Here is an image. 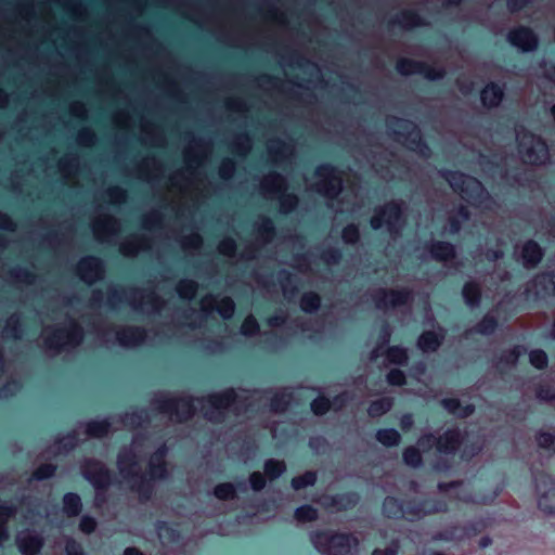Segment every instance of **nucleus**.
<instances>
[{"label":"nucleus","instance_id":"39448f33","mask_svg":"<svg viewBox=\"0 0 555 555\" xmlns=\"http://www.w3.org/2000/svg\"><path fill=\"white\" fill-rule=\"evenodd\" d=\"M42 335L47 347L55 350L75 347L80 344L82 339L81 330L73 322L69 323L67 328L59 330L55 333H52L49 328H44Z\"/></svg>","mask_w":555,"mask_h":555},{"label":"nucleus","instance_id":"c85d7f7f","mask_svg":"<svg viewBox=\"0 0 555 555\" xmlns=\"http://www.w3.org/2000/svg\"><path fill=\"white\" fill-rule=\"evenodd\" d=\"M469 219V212L464 206H460L459 209L454 212H451L448 220V232L456 233L461 229V224L466 222Z\"/></svg>","mask_w":555,"mask_h":555},{"label":"nucleus","instance_id":"cd10ccee","mask_svg":"<svg viewBox=\"0 0 555 555\" xmlns=\"http://www.w3.org/2000/svg\"><path fill=\"white\" fill-rule=\"evenodd\" d=\"M268 150L274 162L289 157L293 154V146L279 140L271 141Z\"/></svg>","mask_w":555,"mask_h":555},{"label":"nucleus","instance_id":"a878e982","mask_svg":"<svg viewBox=\"0 0 555 555\" xmlns=\"http://www.w3.org/2000/svg\"><path fill=\"white\" fill-rule=\"evenodd\" d=\"M165 448L158 449L150 460V476L152 479H162L166 476Z\"/></svg>","mask_w":555,"mask_h":555},{"label":"nucleus","instance_id":"423d86ee","mask_svg":"<svg viewBox=\"0 0 555 555\" xmlns=\"http://www.w3.org/2000/svg\"><path fill=\"white\" fill-rule=\"evenodd\" d=\"M315 181L311 183V188L318 193L332 198L341 190V178L336 173L335 169L330 166H321L314 172Z\"/></svg>","mask_w":555,"mask_h":555},{"label":"nucleus","instance_id":"9b49d317","mask_svg":"<svg viewBox=\"0 0 555 555\" xmlns=\"http://www.w3.org/2000/svg\"><path fill=\"white\" fill-rule=\"evenodd\" d=\"M234 401L233 390H227L222 393L209 396L203 403L202 410L210 421H219L221 411L228 408Z\"/></svg>","mask_w":555,"mask_h":555},{"label":"nucleus","instance_id":"603ef678","mask_svg":"<svg viewBox=\"0 0 555 555\" xmlns=\"http://www.w3.org/2000/svg\"><path fill=\"white\" fill-rule=\"evenodd\" d=\"M289 403V395L285 391L276 393L272 399L271 408L275 411H283Z\"/></svg>","mask_w":555,"mask_h":555},{"label":"nucleus","instance_id":"dca6fc26","mask_svg":"<svg viewBox=\"0 0 555 555\" xmlns=\"http://www.w3.org/2000/svg\"><path fill=\"white\" fill-rule=\"evenodd\" d=\"M78 274L86 283L92 284L103 275L101 261L93 257L81 259L78 264Z\"/></svg>","mask_w":555,"mask_h":555},{"label":"nucleus","instance_id":"ea45409f","mask_svg":"<svg viewBox=\"0 0 555 555\" xmlns=\"http://www.w3.org/2000/svg\"><path fill=\"white\" fill-rule=\"evenodd\" d=\"M295 517L299 521H313L318 518V511L312 506L305 505L296 509Z\"/></svg>","mask_w":555,"mask_h":555},{"label":"nucleus","instance_id":"f03ea898","mask_svg":"<svg viewBox=\"0 0 555 555\" xmlns=\"http://www.w3.org/2000/svg\"><path fill=\"white\" fill-rule=\"evenodd\" d=\"M310 541L318 552L325 555H354L359 545L354 535L333 530L312 532Z\"/></svg>","mask_w":555,"mask_h":555},{"label":"nucleus","instance_id":"37998d69","mask_svg":"<svg viewBox=\"0 0 555 555\" xmlns=\"http://www.w3.org/2000/svg\"><path fill=\"white\" fill-rule=\"evenodd\" d=\"M197 285L193 281L184 280L181 281L177 287V291L182 298H192L196 293Z\"/></svg>","mask_w":555,"mask_h":555},{"label":"nucleus","instance_id":"7ed1b4c3","mask_svg":"<svg viewBox=\"0 0 555 555\" xmlns=\"http://www.w3.org/2000/svg\"><path fill=\"white\" fill-rule=\"evenodd\" d=\"M387 128L398 142L417 152L421 156L429 155V149L421 142L420 131L413 122L392 117L388 119Z\"/></svg>","mask_w":555,"mask_h":555},{"label":"nucleus","instance_id":"ddd939ff","mask_svg":"<svg viewBox=\"0 0 555 555\" xmlns=\"http://www.w3.org/2000/svg\"><path fill=\"white\" fill-rule=\"evenodd\" d=\"M16 545L23 555H36L43 545V539L34 531L23 530L16 535Z\"/></svg>","mask_w":555,"mask_h":555},{"label":"nucleus","instance_id":"c03bdc74","mask_svg":"<svg viewBox=\"0 0 555 555\" xmlns=\"http://www.w3.org/2000/svg\"><path fill=\"white\" fill-rule=\"evenodd\" d=\"M387 359L391 363L403 364L408 360L406 351L399 347L389 348L387 351Z\"/></svg>","mask_w":555,"mask_h":555},{"label":"nucleus","instance_id":"8fccbe9b","mask_svg":"<svg viewBox=\"0 0 555 555\" xmlns=\"http://www.w3.org/2000/svg\"><path fill=\"white\" fill-rule=\"evenodd\" d=\"M496 327V321L492 317H485L483 320L478 324L477 332L483 335L493 333Z\"/></svg>","mask_w":555,"mask_h":555},{"label":"nucleus","instance_id":"6ab92c4d","mask_svg":"<svg viewBox=\"0 0 555 555\" xmlns=\"http://www.w3.org/2000/svg\"><path fill=\"white\" fill-rule=\"evenodd\" d=\"M511 43L518 47L521 51L534 50L538 46V39L528 28H518L508 36Z\"/></svg>","mask_w":555,"mask_h":555},{"label":"nucleus","instance_id":"6e6552de","mask_svg":"<svg viewBox=\"0 0 555 555\" xmlns=\"http://www.w3.org/2000/svg\"><path fill=\"white\" fill-rule=\"evenodd\" d=\"M134 443L131 446L129 450H124L118 456V467L120 475L128 479L130 482V487L132 489H137L141 492V488L145 485V480L142 476H138V463H137V454L133 451Z\"/></svg>","mask_w":555,"mask_h":555},{"label":"nucleus","instance_id":"393cba45","mask_svg":"<svg viewBox=\"0 0 555 555\" xmlns=\"http://www.w3.org/2000/svg\"><path fill=\"white\" fill-rule=\"evenodd\" d=\"M461 442V434L456 430H448L437 441V449L442 453H451L457 449Z\"/></svg>","mask_w":555,"mask_h":555},{"label":"nucleus","instance_id":"f704fd0d","mask_svg":"<svg viewBox=\"0 0 555 555\" xmlns=\"http://www.w3.org/2000/svg\"><path fill=\"white\" fill-rule=\"evenodd\" d=\"M109 423L106 421L91 422L87 426V433L92 437H103L109 433Z\"/></svg>","mask_w":555,"mask_h":555},{"label":"nucleus","instance_id":"9d476101","mask_svg":"<svg viewBox=\"0 0 555 555\" xmlns=\"http://www.w3.org/2000/svg\"><path fill=\"white\" fill-rule=\"evenodd\" d=\"M263 192L272 197H278L281 203V210L288 212L297 204V197L292 194H284V179L279 175L266 177L261 183Z\"/></svg>","mask_w":555,"mask_h":555},{"label":"nucleus","instance_id":"4d7b16f0","mask_svg":"<svg viewBox=\"0 0 555 555\" xmlns=\"http://www.w3.org/2000/svg\"><path fill=\"white\" fill-rule=\"evenodd\" d=\"M55 467L51 464L40 466L35 473L34 477L38 480L49 478L54 474Z\"/></svg>","mask_w":555,"mask_h":555},{"label":"nucleus","instance_id":"79ce46f5","mask_svg":"<svg viewBox=\"0 0 555 555\" xmlns=\"http://www.w3.org/2000/svg\"><path fill=\"white\" fill-rule=\"evenodd\" d=\"M300 306L307 312L314 311L320 306V298L317 294H305L301 298Z\"/></svg>","mask_w":555,"mask_h":555},{"label":"nucleus","instance_id":"de8ad7c7","mask_svg":"<svg viewBox=\"0 0 555 555\" xmlns=\"http://www.w3.org/2000/svg\"><path fill=\"white\" fill-rule=\"evenodd\" d=\"M530 363L537 369H544L547 365V356L543 350H533L529 354Z\"/></svg>","mask_w":555,"mask_h":555},{"label":"nucleus","instance_id":"13d9d810","mask_svg":"<svg viewBox=\"0 0 555 555\" xmlns=\"http://www.w3.org/2000/svg\"><path fill=\"white\" fill-rule=\"evenodd\" d=\"M234 172V163L231 159H225L222 162L219 168V175L223 179L230 178Z\"/></svg>","mask_w":555,"mask_h":555},{"label":"nucleus","instance_id":"f257e3e1","mask_svg":"<svg viewBox=\"0 0 555 555\" xmlns=\"http://www.w3.org/2000/svg\"><path fill=\"white\" fill-rule=\"evenodd\" d=\"M443 178L454 192L481 214L496 210V202L477 179L460 172H446Z\"/></svg>","mask_w":555,"mask_h":555},{"label":"nucleus","instance_id":"2f4dec72","mask_svg":"<svg viewBox=\"0 0 555 555\" xmlns=\"http://www.w3.org/2000/svg\"><path fill=\"white\" fill-rule=\"evenodd\" d=\"M14 514L11 506L0 503V545L9 539V532L5 528V522Z\"/></svg>","mask_w":555,"mask_h":555},{"label":"nucleus","instance_id":"20e7f679","mask_svg":"<svg viewBox=\"0 0 555 555\" xmlns=\"http://www.w3.org/2000/svg\"><path fill=\"white\" fill-rule=\"evenodd\" d=\"M517 140L518 153L524 163L538 166L548 162V147L540 137L522 130L517 133Z\"/></svg>","mask_w":555,"mask_h":555},{"label":"nucleus","instance_id":"6e6d98bb","mask_svg":"<svg viewBox=\"0 0 555 555\" xmlns=\"http://www.w3.org/2000/svg\"><path fill=\"white\" fill-rule=\"evenodd\" d=\"M359 238L358 228L354 225H348L343 231V240L346 243H354Z\"/></svg>","mask_w":555,"mask_h":555},{"label":"nucleus","instance_id":"f3484780","mask_svg":"<svg viewBox=\"0 0 555 555\" xmlns=\"http://www.w3.org/2000/svg\"><path fill=\"white\" fill-rule=\"evenodd\" d=\"M202 310L206 313H209L214 310H217L218 313L224 318H231L234 312V302L231 298L225 297L220 300H217L214 297H205L201 301Z\"/></svg>","mask_w":555,"mask_h":555},{"label":"nucleus","instance_id":"bf43d9fd","mask_svg":"<svg viewBox=\"0 0 555 555\" xmlns=\"http://www.w3.org/2000/svg\"><path fill=\"white\" fill-rule=\"evenodd\" d=\"M387 380L391 385L400 386L404 383V374L400 370H391L387 375Z\"/></svg>","mask_w":555,"mask_h":555},{"label":"nucleus","instance_id":"58836bf2","mask_svg":"<svg viewBox=\"0 0 555 555\" xmlns=\"http://www.w3.org/2000/svg\"><path fill=\"white\" fill-rule=\"evenodd\" d=\"M479 295H480L479 287L476 284H474V283L465 284V286L463 288V296H464L467 305H469V306L476 305L479 300Z\"/></svg>","mask_w":555,"mask_h":555},{"label":"nucleus","instance_id":"69168bd1","mask_svg":"<svg viewBox=\"0 0 555 555\" xmlns=\"http://www.w3.org/2000/svg\"><path fill=\"white\" fill-rule=\"evenodd\" d=\"M235 250V243L233 240H223L219 244V251L223 255L231 256Z\"/></svg>","mask_w":555,"mask_h":555},{"label":"nucleus","instance_id":"338daca9","mask_svg":"<svg viewBox=\"0 0 555 555\" xmlns=\"http://www.w3.org/2000/svg\"><path fill=\"white\" fill-rule=\"evenodd\" d=\"M537 397L543 401H552L555 400V391L548 387H542L538 390Z\"/></svg>","mask_w":555,"mask_h":555},{"label":"nucleus","instance_id":"774afa93","mask_svg":"<svg viewBox=\"0 0 555 555\" xmlns=\"http://www.w3.org/2000/svg\"><path fill=\"white\" fill-rule=\"evenodd\" d=\"M398 545L392 544L386 548H377L373 552L372 555H397Z\"/></svg>","mask_w":555,"mask_h":555},{"label":"nucleus","instance_id":"c9c22d12","mask_svg":"<svg viewBox=\"0 0 555 555\" xmlns=\"http://www.w3.org/2000/svg\"><path fill=\"white\" fill-rule=\"evenodd\" d=\"M286 469L284 462L269 460L264 465V473L270 479H275L281 476Z\"/></svg>","mask_w":555,"mask_h":555},{"label":"nucleus","instance_id":"e433bc0d","mask_svg":"<svg viewBox=\"0 0 555 555\" xmlns=\"http://www.w3.org/2000/svg\"><path fill=\"white\" fill-rule=\"evenodd\" d=\"M391 404L392 402L388 398H383L377 401H374L369 408V414L374 417L380 416L390 410Z\"/></svg>","mask_w":555,"mask_h":555},{"label":"nucleus","instance_id":"49530a36","mask_svg":"<svg viewBox=\"0 0 555 555\" xmlns=\"http://www.w3.org/2000/svg\"><path fill=\"white\" fill-rule=\"evenodd\" d=\"M215 495L220 500H229L234 498L235 489L232 483H221L215 488Z\"/></svg>","mask_w":555,"mask_h":555},{"label":"nucleus","instance_id":"4c0bfd02","mask_svg":"<svg viewBox=\"0 0 555 555\" xmlns=\"http://www.w3.org/2000/svg\"><path fill=\"white\" fill-rule=\"evenodd\" d=\"M537 443L540 448L551 451L555 454V435L546 431H540L537 435Z\"/></svg>","mask_w":555,"mask_h":555},{"label":"nucleus","instance_id":"72a5a7b5","mask_svg":"<svg viewBox=\"0 0 555 555\" xmlns=\"http://www.w3.org/2000/svg\"><path fill=\"white\" fill-rule=\"evenodd\" d=\"M377 440L384 446L391 447L400 442V435L395 429H383L376 434Z\"/></svg>","mask_w":555,"mask_h":555},{"label":"nucleus","instance_id":"4be33fe9","mask_svg":"<svg viewBox=\"0 0 555 555\" xmlns=\"http://www.w3.org/2000/svg\"><path fill=\"white\" fill-rule=\"evenodd\" d=\"M118 344L122 347H135L139 346L145 335L140 328L127 327L115 333Z\"/></svg>","mask_w":555,"mask_h":555},{"label":"nucleus","instance_id":"5fc2aeb1","mask_svg":"<svg viewBox=\"0 0 555 555\" xmlns=\"http://www.w3.org/2000/svg\"><path fill=\"white\" fill-rule=\"evenodd\" d=\"M258 331V324L253 317H248L245 319L242 324L241 332L244 335H253Z\"/></svg>","mask_w":555,"mask_h":555},{"label":"nucleus","instance_id":"0e129e2a","mask_svg":"<svg viewBox=\"0 0 555 555\" xmlns=\"http://www.w3.org/2000/svg\"><path fill=\"white\" fill-rule=\"evenodd\" d=\"M66 555H85L81 546L73 540H68L65 545Z\"/></svg>","mask_w":555,"mask_h":555},{"label":"nucleus","instance_id":"412c9836","mask_svg":"<svg viewBox=\"0 0 555 555\" xmlns=\"http://www.w3.org/2000/svg\"><path fill=\"white\" fill-rule=\"evenodd\" d=\"M131 305L143 312L157 311L160 308L158 298L154 293L134 292L132 294Z\"/></svg>","mask_w":555,"mask_h":555},{"label":"nucleus","instance_id":"f8f14e48","mask_svg":"<svg viewBox=\"0 0 555 555\" xmlns=\"http://www.w3.org/2000/svg\"><path fill=\"white\" fill-rule=\"evenodd\" d=\"M538 491L539 508L547 515L555 514V482L546 477L542 478L538 483Z\"/></svg>","mask_w":555,"mask_h":555},{"label":"nucleus","instance_id":"3c124183","mask_svg":"<svg viewBox=\"0 0 555 555\" xmlns=\"http://www.w3.org/2000/svg\"><path fill=\"white\" fill-rule=\"evenodd\" d=\"M258 233L263 242L270 241L273 235L272 222L269 219H262L258 224Z\"/></svg>","mask_w":555,"mask_h":555},{"label":"nucleus","instance_id":"473e14b6","mask_svg":"<svg viewBox=\"0 0 555 555\" xmlns=\"http://www.w3.org/2000/svg\"><path fill=\"white\" fill-rule=\"evenodd\" d=\"M442 405L451 413L461 417H466L474 411L473 406L470 405L461 408L460 402L456 399H446L442 401Z\"/></svg>","mask_w":555,"mask_h":555},{"label":"nucleus","instance_id":"c756f323","mask_svg":"<svg viewBox=\"0 0 555 555\" xmlns=\"http://www.w3.org/2000/svg\"><path fill=\"white\" fill-rule=\"evenodd\" d=\"M430 254L437 260L448 261L449 259L454 258L455 250L453 245L449 243L438 242L431 246Z\"/></svg>","mask_w":555,"mask_h":555},{"label":"nucleus","instance_id":"0eeeda50","mask_svg":"<svg viewBox=\"0 0 555 555\" xmlns=\"http://www.w3.org/2000/svg\"><path fill=\"white\" fill-rule=\"evenodd\" d=\"M402 224V210L400 205L397 203H389L377 209L371 219V225L373 229L376 230L382 227H386L391 234L397 233Z\"/></svg>","mask_w":555,"mask_h":555},{"label":"nucleus","instance_id":"1a4fd4ad","mask_svg":"<svg viewBox=\"0 0 555 555\" xmlns=\"http://www.w3.org/2000/svg\"><path fill=\"white\" fill-rule=\"evenodd\" d=\"M157 410L170 414L176 421L189 418L195 409L194 402L189 399L173 400L167 395H160L154 402Z\"/></svg>","mask_w":555,"mask_h":555},{"label":"nucleus","instance_id":"2eb2a0df","mask_svg":"<svg viewBox=\"0 0 555 555\" xmlns=\"http://www.w3.org/2000/svg\"><path fill=\"white\" fill-rule=\"evenodd\" d=\"M410 294L405 291H389L379 289L375 293L374 299L376 307L379 309H387L400 306L409 299Z\"/></svg>","mask_w":555,"mask_h":555},{"label":"nucleus","instance_id":"680f3d73","mask_svg":"<svg viewBox=\"0 0 555 555\" xmlns=\"http://www.w3.org/2000/svg\"><path fill=\"white\" fill-rule=\"evenodd\" d=\"M202 244V238L198 234L192 233L190 236L185 237L182 242L184 248H197Z\"/></svg>","mask_w":555,"mask_h":555},{"label":"nucleus","instance_id":"a211bd4d","mask_svg":"<svg viewBox=\"0 0 555 555\" xmlns=\"http://www.w3.org/2000/svg\"><path fill=\"white\" fill-rule=\"evenodd\" d=\"M83 474L96 488H103L109 482L108 472L100 462H87L83 467Z\"/></svg>","mask_w":555,"mask_h":555},{"label":"nucleus","instance_id":"5701e85b","mask_svg":"<svg viewBox=\"0 0 555 555\" xmlns=\"http://www.w3.org/2000/svg\"><path fill=\"white\" fill-rule=\"evenodd\" d=\"M543 253L541 247L533 241H528L521 247V260L525 267L531 268L537 266L542 259Z\"/></svg>","mask_w":555,"mask_h":555},{"label":"nucleus","instance_id":"864d4df0","mask_svg":"<svg viewBox=\"0 0 555 555\" xmlns=\"http://www.w3.org/2000/svg\"><path fill=\"white\" fill-rule=\"evenodd\" d=\"M330 401L325 398H318L311 403V410L317 415H323L330 409Z\"/></svg>","mask_w":555,"mask_h":555},{"label":"nucleus","instance_id":"4468645a","mask_svg":"<svg viewBox=\"0 0 555 555\" xmlns=\"http://www.w3.org/2000/svg\"><path fill=\"white\" fill-rule=\"evenodd\" d=\"M397 69L402 75H411L414 73L423 74L427 79L435 80L443 76L441 69H435L424 64L413 62L410 60H401L397 64Z\"/></svg>","mask_w":555,"mask_h":555},{"label":"nucleus","instance_id":"bb28decb","mask_svg":"<svg viewBox=\"0 0 555 555\" xmlns=\"http://www.w3.org/2000/svg\"><path fill=\"white\" fill-rule=\"evenodd\" d=\"M443 335L441 333L425 332L418 339V347L425 351H435L441 344Z\"/></svg>","mask_w":555,"mask_h":555},{"label":"nucleus","instance_id":"b1692460","mask_svg":"<svg viewBox=\"0 0 555 555\" xmlns=\"http://www.w3.org/2000/svg\"><path fill=\"white\" fill-rule=\"evenodd\" d=\"M503 95V88L495 83H489L481 91V101L487 107H495L502 102Z\"/></svg>","mask_w":555,"mask_h":555},{"label":"nucleus","instance_id":"09e8293b","mask_svg":"<svg viewBox=\"0 0 555 555\" xmlns=\"http://www.w3.org/2000/svg\"><path fill=\"white\" fill-rule=\"evenodd\" d=\"M404 462L413 467L418 466L422 463V456L417 449L411 447L408 448L403 453Z\"/></svg>","mask_w":555,"mask_h":555},{"label":"nucleus","instance_id":"a19ab883","mask_svg":"<svg viewBox=\"0 0 555 555\" xmlns=\"http://www.w3.org/2000/svg\"><path fill=\"white\" fill-rule=\"evenodd\" d=\"M317 480V476L312 472H307L302 476L295 477L292 480V486L294 489L299 490L307 486H312Z\"/></svg>","mask_w":555,"mask_h":555},{"label":"nucleus","instance_id":"aec40b11","mask_svg":"<svg viewBox=\"0 0 555 555\" xmlns=\"http://www.w3.org/2000/svg\"><path fill=\"white\" fill-rule=\"evenodd\" d=\"M119 229L116 219L111 216H101L93 222V232L95 236L101 240H107L112 234H115Z\"/></svg>","mask_w":555,"mask_h":555},{"label":"nucleus","instance_id":"e2e57ef3","mask_svg":"<svg viewBox=\"0 0 555 555\" xmlns=\"http://www.w3.org/2000/svg\"><path fill=\"white\" fill-rule=\"evenodd\" d=\"M80 530L85 533H91L96 527V522L93 518L85 516L80 521Z\"/></svg>","mask_w":555,"mask_h":555},{"label":"nucleus","instance_id":"052dcab7","mask_svg":"<svg viewBox=\"0 0 555 555\" xmlns=\"http://www.w3.org/2000/svg\"><path fill=\"white\" fill-rule=\"evenodd\" d=\"M249 481H250L251 488L256 491L263 489L266 486L263 476L258 472L253 473L250 475Z\"/></svg>","mask_w":555,"mask_h":555},{"label":"nucleus","instance_id":"7c9ffc66","mask_svg":"<svg viewBox=\"0 0 555 555\" xmlns=\"http://www.w3.org/2000/svg\"><path fill=\"white\" fill-rule=\"evenodd\" d=\"M64 513L67 516H76L81 511V501L77 494L68 493L64 496Z\"/></svg>","mask_w":555,"mask_h":555},{"label":"nucleus","instance_id":"a18cd8bd","mask_svg":"<svg viewBox=\"0 0 555 555\" xmlns=\"http://www.w3.org/2000/svg\"><path fill=\"white\" fill-rule=\"evenodd\" d=\"M143 248H144L143 243L138 238H133L131 241L125 242V243H122V245L120 247L121 253L126 256H133V255L138 254L139 250H141Z\"/></svg>","mask_w":555,"mask_h":555}]
</instances>
